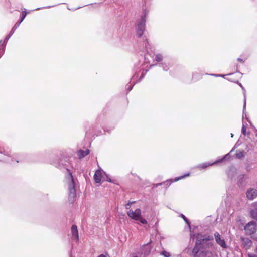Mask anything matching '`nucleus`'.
Listing matches in <instances>:
<instances>
[{"instance_id": "f257e3e1", "label": "nucleus", "mask_w": 257, "mask_h": 257, "mask_svg": "<svg viewBox=\"0 0 257 257\" xmlns=\"http://www.w3.org/2000/svg\"><path fill=\"white\" fill-rule=\"evenodd\" d=\"M196 241L192 253L193 257H204L200 255L201 251H209L207 248L211 247L213 244L210 241L213 240V237L209 235L197 234L196 237Z\"/></svg>"}, {"instance_id": "f03ea898", "label": "nucleus", "mask_w": 257, "mask_h": 257, "mask_svg": "<svg viewBox=\"0 0 257 257\" xmlns=\"http://www.w3.org/2000/svg\"><path fill=\"white\" fill-rule=\"evenodd\" d=\"M66 182L69 191V201L72 203L74 202L76 197V183L72 175L70 172H69V175L67 177Z\"/></svg>"}, {"instance_id": "7ed1b4c3", "label": "nucleus", "mask_w": 257, "mask_h": 257, "mask_svg": "<svg viewBox=\"0 0 257 257\" xmlns=\"http://www.w3.org/2000/svg\"><path fill=\"white\" fill-rule=\"evenodd\" d=\"M145 17V16L142 17L141 21H140L139 24H138L136 28L137 35L139 37H141L143 35L145 30L146 23Z\"/></svg>"}, {"instance_id": "20e7f679", "label": "nucleus", "mask_w": 257, "mask_h": 257, "mask_svg": "<svg viewBox=\"0 0 257 257\" xmlns=\"http://www.w3.org/2000/svg\"><path fill=\"white\" fill-rule=\"evenodd\" d=\"M246 233L248 235H251L256 231V224L254 221L248 222L244 227Z\"/></svg>"}, {"instance_id": "39448f33", "label": "nucleus", "mask_w": 257, "mask_h": 257, "mask_svg": "<svg viewBox=\"0 0 257 257\" xmlns=\"http://www.w3.org/2000/svg\"><path fill=\"white\" fill-rule=\"evenodd\" d=\"M127 215L131 219L137 221L141 216V210L139 208L136 209L135 211L130 209L127 212Z\"/></svg>"}, {"instance_id": "423d86ee", "label": "nucleus", "mask_w": 257, "mask_h": 257, "mask_svg": "<svg viewBox=\"0 0 257 257\" xmlns=\"http://www.w3.org/2000/svg\"><path fill=\"white\" fill-rule=\"evenodd\" d=\"M246 197L249 200H253L257 196V190L254 188H249L246 193Z\"/></svg>"}, {"instance_id": "0eeeda50", "label": "nucleus", "mask_w": 257, "mask_h": 257, "mask_svg": "<svg viewBox=\"0 0 257 257\" xmlns=\"http://www.w3.org/2000/svg\"><path fill=\"white\" fill-rule=\"evenodd\" d=\"M214 237L216 242L220 245L221 247L225 248L226 247V244L224 239H221L220 235L218 232H215L214 233Z\"/></svg>"}, {"instance_id": "6e6552de", "label": "nucleus", "mask_w": 257, "mask_h": 257, "mask_svg": "<svg viewBox=\"0 0 257 257\" xmlns=\"http://www.w3.org/2000/svg\"><path fill=\"white\" fill-rule=\"evenodd\" d=\"M101 178H102L101 171L99 170H97L94 175V179L95 182L96 183H100L101 180Z\"/></svg>"}, {"instance_id": "1a4fd4ad", "label": "nucleus", "mask_w": 257, "mask_h": 257, "mask_svg": "<svg viewBox=\"0 0 257 257\" xmlns=\"http://www.w3.org/2000/svg\"><path fill=\"white\" fill-rule=\"evenodd\" d=\"M71 233L72 236L76 239L78 240V231L76 225H73L71 227Z\"/></svg>"}, {"instance_id": "9d476101", "label": "nucleus", "mask_w": 257, "mask_h": 257, "mask_svg": "<svg viewBox=\"0 0 257 257\" xmlns=\"http://www.w3.org/2000/svg\"><path fill=\"white\" fill-rule=\"evenodd\" d=\"M243 244L247 248L249 247L251 245V241L248 238H242Z\"/></svg>"}, {"instance_id": "9b49d317", "label": "nucleus", "mask_w": 257, "mask_h": 257, "mask_svg": "<svg viewBox=\"0 0 257 257\" xmlns=\"http://www.w3.org/2000/svg\"><path fill=\"white\" fill-rule=\"evenodd\" d=\"M89 151L86 150L85 151L80 150L78 152V155L80 158L84 157L89 154Z\"/></svg>"}, {"instance_id": "f8f14e48", "label": "nucleus", "mask_w": 257, "mask_h": 257, "mask_svg": "<svg viewBox=\"0 0 257 257\" xmlns=\"http://www.w3.org/2000/svg\"><path fill=\"white\" fill-rule=\"evenodd\" d=\"M200 255L204 257H212V254L210 251H201L200 253Z\"/></svg>"}, {"instance_id": "ddd939ff", "label": "nucleus", "mask_w": 257, "mask_h": 257, "mask_svg": "<svg viewBox=\"0 0 257 257\" xmlns=\"http://www.w3.org/2000/svg\"><path fill=\"white\" fill-rule=\"evenodd\" d=\"M221 161H216V162H215L213 163H211V164H207V163H204L203 164H201L198 167L199 168H205L206 167H207V166H210V165H212L217 162H220Z\"/></svg>"}, {"instance_id": "4468645a", "label": "nucleus", "mask_w": 257, "mask_h": 257, "mask_svg": "<svg viewBox=\"0 0 257 257\" xmlns=\"http://www.w3.org/2000/svg\"><path fill=\"white\" fill-rule=\"evenodd\" d=\"M250 214L253 218L257 220V210L256 209L251 211Z\"/></svg>"}, {"instance_id": "2eb2a0df", "label": "nucleus", "mask_w": 257, "mask_h": 257, "mask_svg": "<svg viewBox=\"0 0 257 257\" xmlns=\"http://www.w3.org/2000/svg\"><path fill=\"white\" fill-rule=\"evenodd\" d=\"M22 22V21L21 20L19 22H17L16 23L15 26L13 27L12 30H11V35L14 32L15 30H16L17 28L19 26Z\"/></svg>"}, {"instance_id": "dca6fc26", "label": "nucleus", "mask_w": 257, "mask_h": 257, "mask_svg": "<svg viewBox=\"0 0 257 257\" xmlns=\"http://www.w3.org/2000/svg\"><path fill=\"white\" fill-rule=\"evenodd\" d=\"M136 202L135 201H128V202L125 204V207L126 209H130L132 205L134 203H135Z\"/></svg>"}, {"instance_id": "f3484780", "label": "nucleus", "mask_w": 257, "mask_h": 257, "mask_svg": "<svg viewBox=\"0 0 257 257\" xmlns=\"http://www.w3.org/2000/svg\"><path fill=\"white\" fill-rule=\"evenodd\" d=\"M138 220L140 221V222L143 224H147V221L142 216V215L140 216V218H139Z\"/></svg>"}, {"instance_id": "a211bd4d", "label": "nucleus", "mask_w": 257, "mask_h": 257, "mask_svg": "<svg viewBox=\"0 0 257 257\" xmlns=\"http://www.w3.org/2000/svg\"><path fill=\"white\" fill-rule=\"evenodd\" d=\"M162 60V56L160 54H157L155 57V60L160 62Z\"/></svg>"}, {"instance_id": "6ab92c4d", "label": "nucleus", "mask_w": 257, "mask_h": 257, "mask_svg": "<svg viewBox=\"0 0 257 257\" xmlns=\"http://www.w3.org/2000/svg\"><path fill=\"white\" fill-rule=\"evenodd\" d=\"M181 217L184 219V220L185 221V222L188 225V226L190 227V223L188 219L186 218V217L183 215H181Z\"/></svg>"}, {"instance_id": "aec40b11", "label": "nucleus", "mask_w": 257, "mask_h": 257, "mask_svg": "<svg viewBox=\"0 0 257 257\" xmlns=\"http://www.w3.org/2000/svg\"><path fill=\"white\" fill-rule=\"evenodd\" d=\"M161 254L164 255L165 257H169V253L165 251L162 252Z\"/></svg>"}, {"instance_id": "412c9836", "label": "nucleus", "mask_w": 257, "mask_h": 257, "mask_svg": "<svg viewBox=\"0 0 257 257\" xmlns=\"http://www.w3.org/2000/svg\"><path fill=\"white\" fill-rule=\"evenodd\" d=\"M241 131L243 135H246V128L244 125H242Z\"/></svg>"}, {"instance_id": "4be33fe9", "label": "nucleus", "mask_w": 257, "mask_h": 257, "mask_svg": "<svg viewBox=\"0 0 257 257\" xmlns=\"http://www.w3.org/2000/svg\"><path fill=\"white\" fill-rule=\"evenodd\" d=\"M26 15H27V13H26V12L25 11H23L22 12V19L21 20L22 21H23V20L25 18Z\"/></svg>"}, {"instance_id": "5701e85b", "label": "nucleus", "mask_w": 257, "mask_h": 257, "mask_svg": "<svg viewBox=\"0 0 257 257\" xmlns=\"http://www.w3.org/2000/svg\"><path fill=\"white\" fill-rule=\"evenodd\" d=\"M248 257H257V255L254 254H248Z\"/></svg>"}, {"instance_id": "b1692460", "label": "nucleus", "mask_w": 257, "mask_h": 257, "mask_svg": "<svg viewBox=\"0 0 257 257\" xmlns=\"http://www.w3.org/2000/svg\"><path fill=\"white\" fill-rule=\"evenodd\" d=\"M184 177V176H181V177H180V178H177V179H175V181H178V180H179V179H180L183 178Z\"/></svg>"}, {"instance_id": "393cba45", "label": "nucleus", "mask_w": 257, "mask_h": 257, "mask_svg": "<svg viewBox=\"0 0 257 257\" xmlns=\"http://www.w3.org/2000/svg\"><path fill=\"white\" fill-rule=\"evenodd\" d=\"M254 206L256 208L255 209L257 210V202L254 203Z\"/></svg>"}, {"instance_id": "a878e982", "label": "nucleus", "mask_w": 257, "mask_h": 257, "mask_svg": "<svg viewBox=\"0 0 257 257\" xmlns=\"http://www.w3.org/2000/svg\"><path fill=\"white\" fill-rule=\"evenodd\" d=\"M98 257H106V256L104 254H101V255H99Z\"/></svg>"}, {"instance_id": "bb28decb", "label": "nucleus", "mask_w": 257, "mask_h": 257, "mask_svg": "<svg viewBox=\"0 0 257 257\" xmlns=\"http://www.w3.org/2000/svg\"><path fill=\"white\" fill-rule=\"evenodd\" d=\"M238 61H240V62H242V60L240 58H238Z\"/></svg>"}, {"instance_id": "cd10ccee", "label": "nucleus", "mask_w": 257, "mask_h": 257, "mask_svg": "<svg viewBox=\"0 0 257 257\" xmlns=\"http://www.w3.org/2000/svg\"><path fill=\"white\" fill-rule=\"evenodd\" d=\"M229 155V154H226L224 157V158L223 159H225L226 158H227V157Z\"/></svg>"}, {"instance_id": "c85d7f7f", "label": "nucleus", "mask_w": 257, "mask_h": 257, "mask_svg": "<svg viewBox=\"0 0 257 257\" xmlns=\"http://www.w3.org/2000/svg\"><path fill=\"white\" fill-rule=\"evenodd\" d=\"M254 239L257 240V235L255 236Z\"/></svg>"}, {"instance_id": "c756f323", "label": "nucleus", "mask_w": 257, "mask_h": 257, "mask_svg": "<svg viewBox=\"0 0 257 257\" xmlns=\"http://www.w3.org/2000/svg\"><path fill=\"white\" fill-rule=\"evenodd\" d=\"M241 178H243L244 177V176L243 175H241L240 176Z\"/></svg>"}, {"instance_id": "7c9ffc66", "label": "nucleus", "mask_w": 257, "mask_h": 257, "mask_svg": "<svg viewBox=\"0 0 257 257\" xmlns=\"http://www.w3.org/2000/svg\"><path fill=\"white\" fill-rule=\"evenodd\" d=\"M107 181H109V182H111L110 179H108Z\"/></svg>"}, {"instance_id": "2f4dec72", "label": "nucleus", "mask_w": 257, "mask_h": 257, "mask_svg": "<svg viewBox=\"0 0 257 257\" xmlns=\"http://www.w3.org/2000/svg\"><path fill=\"white\" fill-rule=\"evenodd\" d=\"M255 251L257 253V246L256 247V248H255Z\"/></svg>"}, {"instance_id": "473e14b6", "label": "nucleus", "mask_w": 257, "mask_h": 257, "mask_svg": "<svg viewBox=\"0 0 257 257\" xmlns=\"http://www.w3.org/2000/svg\"><path fill=\"white\" fill-rule=\"evenodd\" d=\"M11 36H9L8 38H6V39L8 40L9 37H10Z\"/></svg>"}, {"instance_id": "72a5a7b5", "label": "nucleus", "mask_w": 257, "mask_h": 257, "mask_svg": "<svg viewBox=\"0 0 257 257\" xmlns=\"http://www.w3.org/2000/svg\"><path fill=\"white\" fill-rule=\"evenodd\" d=\"M231 136L232 137L233 136V134H231Z\"/></svg>"}, {"instance_id": "f704fd0d", "label": "nucleus", "mask_w": 257, "mask_h": 257, "mask_svg": "<svg viewBox=\"0 0 257 257\" xmlns=\"http://www.w3.org/2000/svg\"><path fill=\"white\" fill-rule=\"evenodd\" d=\"M188 175H189V174H187V175H185L184 176H188Z\"/></svg>"}, {"instance_id": "c9c22d12", "label": "nucleus", "mask_w": 257, "mask_h": 257, "mask_svg": "<svg viewBox=\"0 0 257 257\" xmlns=\"http://www.w3.org/2000/svg\"><path fill=\"white\" fill-rule=\"evenodd\" d=\"M245 104H246V101H245L244 105H245Z\"/></svg>"}, {"instance_id": "e433bc0d", "label": "nucleus", "mask_w": 257, "mask_h": 257, "mask_svg": "<svg viewBox=\"0 0 257 257\" xmlns=\"http://www.w3.org/2000/svg\"><path fill=\"white\" fill-rule=\"evenodd\" d=\"M133 257H138V256H133Z\"/></svg>"}]
</instances>
